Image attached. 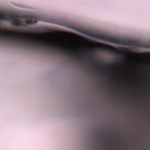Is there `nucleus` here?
Wrapping results in <instances>:
<instances>
[{
    "label": "nucleus",
    "instance_id": "nucleus-1",
    "mask_svg": "<svg viewBox=\"0 0 150 150\" xmlns=\"http://www.w3.org/2000/svg\"><path fill=\"white\" fill-rule=\"evenodd\" d=\"M0 38L12 40L14 41L29 44L32 45L42 47V38L32 36L28 33L15 32H9L0 31Z\"/></svg>",
    "mask_w": 150,
    "mask_h": 150
},
{
    "label": "nucleus",
    "instance_id": "nucleus-2",
    "mask_svg": "<svg viewBox=\"0 0 150 150\" xmlns=\"http://www.w3.org/2000/svg\"><path fill=\"white\" fill-rule=\"evenodd\" d=\"M82 33L92 38L115 44L122 45L123 46H137L139 47L150 49V44H149L140 45L137 44L133 41H131L129 40L125 41L119 39L108 37L103 35L93 34L90 32L85 31H84Z\"/></svg>",
    "mask_w": 150,
    "mask_h": 150
},
{
    "label": "nucleus",
    "instance_id": "nucleus-3",
    "mask_svg": "<svg viewBox=\"0 0 150 150\" xmlns=\"http://www.w3.org/2000/svg\"><path fill=\"white\" fill-rule=\"evenodd\" d=\"M17 16H14L13 14L1 15H0V19L1 20H7L10 21L12 20L13 22L12 23V24L15 27L23 26V24L20 23V21L17 18Z\"/></svg>",
    "mask_w": 150,
    "mask_h": 150
},
{
    "label": "nucleus",
    "instance_id": "nucleus-4",
    "mask_svg": "<svg viewBox=\"0 0 150 150\" xmlns=\"http://www.w3.org/2000/svg\"><path fill=\"white\" fill-rule=\"evenodd\" d=\"M94 49L99 50H102L106 51L108 52L114 53L116 54H117L118 53L122 54L124 57L127 59V55L122 54L115 48L110 46H109L107 45H99V46H97L94 48Z\"/></svg>",
    "mask_w": 150,
    "mask_h": 150
},
{
    "label": "nucleus",
    "instance_id": "nucleus-5",
    "mask_svg": "<svg viewBox=\"0 0 150 150\" xmlns=\"http://www.w3.org/2000/svg\"><path fill=\"white\" fill-rule=\"evenodd\" d=\"M26 18H30L29 20H27L25 21V23L27 25H31L34 24L37 22V20L38 19L35 18L33 16H28L26 17Z\"/></svg>",
    "mask_w": 150,
    "mask_h": 150
},
{
    "label": "nucleus",
    "instance_id": "nucleus-6",
    "mask_svg": "<svg viewBox=\"0 0 150 150\" xmlns=\"http://www.w3.org/2000/svg\"><path fill=\"white\" fill-rule=\"evenodd\" d=\"M71 55L74 58H79L80 56V52H78L77 53H75L74 52H72L71 53Z\"/></svg>",
    "mask_w": 150,
    "mask_h": 150
},
{
    "label": "nucleus",
    "instance_id": "nucleus-7",
    "mask_svg": "<svg viewBox=\"0 0 150 150\" xmlns=\"http://www.w3.org/2000/svg\"><path fill=\"white\" fill-rule=\"evenodd\" d=\"M120 50L124 52H127L128 50L127 49L125 48H120Z\"/></svg>",
    "mask_w": 150,
    "mask_h": 150
},
{
    "label": "nucleus",
    "instance_id": "nucleus-8",
    "mask_svg": "<svg viewBox=\"0 0 150 150\" xmlns=\"http://www.w3.org/2000/svg\"><path fill=\"white\" fill-rule=\"evenodd\" d=\"M99 65H100V66H103V63H102H102H99Z\"/></svg>",
    "mask_w": 150,
    "mask_h": 150
},
{
    "label": "nucleus",
    "instance_id": "nucleus-9",
    "mask_svg": "<svg viewBox=\"0 0 150 150\" xmlns=\"http://www.w3.org/2000/svg\"><path fill=\"white\" fill-rule=\"evenodd\" d=\"M49 22L52 23H54V22L52 21H49Z\"/></svg>",
    "mask_w": 150,
    "mask_h": 150
},
{
    "label": "nucleus",
    "instance_id": "nucleus-10",
    "mask_svg": "<svg viewBox=\"0 0 150 150\" xmlns=\"http://www.w3.org/2000/svg\"><path fill=\"white\" fill-rule=\"evenodd\" d=\"M58 32H59V31H56L55 32V33H58Z\"/></svg>",
    "mask_w": 150,
    "mask_h": 150
},
{
    "label": "nucleus",
    "instance_id": "nucleus-11",
    "mask_svg": "<svg viewBox=\"0 0 150 150\" xmlns=\"http://www.w3.org/2000/svg\"><path fill=\"white\" fill-rule=\"evenodd\" d=\"M148 57H150V55H148Z\"/></svg>",
    "mask_w": 150,
    "mask_h": 150
},
{
    "label": "nucleus",
    "instance_id": "nucleus-12",
    "mask_svg": "<svg viewBox=\"0 0 150 150\" xmlns=\"http://www.w3.org/2000/svg\"><path fill=\"white\" fill-rule=\"evenodd\" d=\"M46 21L49 22V21Z\"/></svg>",
    "mask_w": 150,
    "mask_h": 150
}]
</instances>
